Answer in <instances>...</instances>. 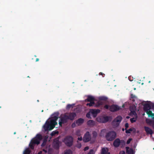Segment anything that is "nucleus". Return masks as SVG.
<instances>
[{"mask_svg":"<svg viewBox=\"0 0 154 154\" xmlns=\"http://www.w3.org/2000/svg\"><path fill=\"white\" fill-rule=\"evenodd\" d=\"M121 109V107L116 104H113L109 106V110L111 112H117Z\"/></svg>","mask_w":154,"mask_h":154,"instance_id":"423d86ee","label":"nucleus"},{"mask_svg":"<svg viewBox=\"0 0 154 154\" xmlns=\"http://www.w3.org/2000/svg\"><path fill=\"white\" fill-rule=\"evenodd\" d=\"M31 151L29 149H26L24 151L23 154H30Z\"/></svg>","mask_w":154,"mask_h":154,"instance_id":"5701e85b","label":"nucleus"},{"mask_svg":"<svg viewBox=\"0 0 154 154\" xmlns=\"http://www.w3.org/2000/svg\"><path fill=\"white\" fill-rule=\"evenodd\" d=\"M75 124H72V128H74V127H75Z\"/></svg>","mask_w":154,"mask_h":154,"instance_id":"8fccbe9b","label":"nucleus"},{"mask_svg":"<svg viewBox=\"0 0 154 154\" xmlns=\"http://www.w3.org/2000/svg\"><path fill=\"white\" fill-rule=\"evenodd\" d=\"M106 154H110V153L109 152H108L107 153H106Z\"/></svg>","mask_w":154,"mask_h":154,"instance_id":"13d9d810","label":"nucleus"},{"mask_svg":"<svg viewBox=\"0 0 154 154\" xmlns=\"http://www.w3.org/2000/svg\"><path fill=\"white\" fill-rule=\"evenodd\" d=\"M133 128H131L129 129L128 130H125V132L127 134H130L131 131H132L133 130Z\"/></svg>","mask_w":154,"mask_h":154,"instance_id":"cd10ccee","label":"nucleus"},{"mask_svg":"<svg viewBox=\"0 0 154 154\" xmlns=\"http://www.w3.org/2000/svg\"><path fill=\"white\" fill-rule=\"evenodd\" d=\"M90 114L91 112H90V111L88 112L87 113L86 115V117L88 118L91 119V117L90 116Z\"/></svg>","mask_w":154,"mask_h":154,"instance_id":"f704fd0d","label":"nucleus"},{"mask_svg":"<svg viewBox=\"0 0 154 154\" xmlns=\"http://www.w3.org/2000/svg\"><path fill=\"white\" fill-rule=\"evenodd\" d=\"M122 131H124V130H125V129H124V128H122Z\"/></svg>","mask_w":154,"mask_h":154,"instance_id":"5fc2aeb1","label":"nucleus"},{"mask_svg":"<svg viewBox=\"0 0 154 154\" xmlns=\"http://www.w3.org/2000/svg\"><path fill=\"white\" fill-rule=\"evenodd\" d=\"M152 127L154 129V123H153L152 124Z\"/></svg>","mask_w":154,"mask_h":154,"instance_id":"603ef678","label":"nucleus"},{"mask_svg":"<svg viewBox=\"0 0 154 154\" xmlns=\"http://www.w3.org/2000/svg\"><path fill=\"white\" fill-rule=\"evenodd\" d=\"M125 130H126L129 127L128 124V123H126L125 125Z\"/></svg>","mask_w":154,"mask_h":154,"instance_id":"58836bf2","label":"nucleus"},{"mask_svg":"<svg viewBox=\"0 0 154 154\" xmlns=\"http://www.w3.org/2000/svg\"><path fill=\"white\" fill-rule=\"evenodd\" d=\"M126 153L127 154H133V150L132 148L130 149V148L127 146L126 147Z\"/></svg>","mask_w":154,"mask_h":154,"instance_id":"a211bd4d","label":"nucleus"},{"mask_svg":"<svg viewBox=\"0 0 154 154\" xmlns=\"http://www.w3.org/2000/svg\"><path fill=\"white\" fill-rule=\"evenodd\" d=\"M78 140L79 141H81L82 140H83V138H82V137H79L78 138Z\"/></svg>","mask_w":154,"mask_h":154,"instance_id":"37998d69","label":"nucleus"},{"mask_svg":"<svg viewBox=\"0 0 154 154\" xmlns=\"http://www.w3.org/2000/svg\"><path fill=\"white\" fill-rule=\"evenodd\" d=\"M131 114H133V115H134L135 116H136V117H137V115L136 112H135V111H131Z\"/></svg>","mask_w":154,"mask_h":154,"instance_id":"c9c22d12","label":"nucleus"},{"mask_svg":"<svg viewBox=\"0 0 154 154\" xmlns=\"http://www.w3.org/2000/svg\"><path fill=\"white\" fill-rule=\"evenodd\" d=\"M93 150L91 149L90 152L88 153V154H93Z\"/></svg>","mask_w":154,"mask_h":154,"instance_id":"a19ab883","label":"nucleus"},{"mask_svg":"<svg viewBox=\"0 0 154 154\" xmlns=\"http://www.w3.org/2000/svg\"><path fill=\"white\" fill-rule=\"evenodd\" d=\"M124 106H125L124 105V104H123V106H122V107H124Z\"/></svg>","mask_w":154,"mask_h":154,"instance_id":"4d7b16f0","label":"nucleus"},{"mask_svg":"<svg viewBox=\"0 0 154 154\" xmlns=\"http://www.w3.org/2000/svg\"><path fill=\"white\" fill-rule=\"evenodd\" d=\"M84 121L83 119L79 118L76 121V123L78 125H80L83 123Z\"/></svg>","mask_w":154,"mask_h":154,"instance_id":"dca6fc26","label":"nucleus"},{"mask_svg":"<svg viewBox=\"0 0 154 154\" xmlns=\"http://www.w3.org/2000/svg\"><path fill=\"white\" fill-rule=\"evenodd\" d=\"M82 146V145L81 143H78L76 145V146L77 148H81Z\"/></svg>","mask_w":154,"mask_h":154,"instance_id":"4c0bfd02","label":"nucleus"},{"mask_svg":"<svg viewBox=\"0 0 154 154\" xmlns=\"http://www.w3.org/2000/svg\"><path fill=\"white\" fill-rule=\"evenodd\" d=\"M132 140V139L131 138H129L128 140L126 142L127 144H129L130 143L131 141Z\"/></svg>","mask_w":154,"mask_h":154,"instance_id":"e433bc0d","label":"nucleus"},{"mask_svg":"<svg viewBox=\"0 0 154 154\" xmlns=\"http://www.w3.org/2000/svg\"><path fill=\"white\" fill-rule=\"evenodd\" d=\"M95 100V98L93 97L90 95H88L87 99L86 100V101L89 102H94Z\"/></svg>","mask_w":154,"mask_h":154,"instance_id":"4468645a","label":"nucleus"},{"mask_svg":"<svg viewBox=\"0 0 154 154\" xmlns=\"http://www.w3.org/2000/svg\"><path fill=\"white\" fill-rule=\"evenodd\" d=\"M89 148V147H88V146H86V147H85L84 148V151H86V150H87Z\"/></svg>","mask_w":154,"mask_h":154,"instance_id":"c03bdc74","label":"nucleus"},{"mask_svg":"<svg viewBox=\"0 0 154 154\" xmlns=\"http://www.w3.org/2000/svg\"><path fill=\"white\" fill-rule=\"evenodd\" d=\"M43 128L45 131L51 130L54 128V126H52L51 122L47 121L43 126Z\"/></svg>","mask_w":154,"mask_h":154,"instance_id":"39448f33","label":"nucleus"},{"mask_svg":"<svg viewBox=\"0 0 154 154\" xmlns=\"http://www.w3.org/2000/svg\"><path fill=\"white\" fill-rule=\"evenodd\" d=\"M74 105V104H68L66 106V108L67 109H69L71 107H73V106Z\"/></svg>","mask_w":154,"mask_h":154,"instance_id":"72a5a7b5","label":"nucleus"},{"mask_svg":"<svg viewBox=\"0 0 154 154\" xmlns=\"http://www.w3.org/2000/svg\"><path fill=\"white\" fill-rule=\"evenodd\" d=\"M129 118V117H128V116L127 117V118Z\"/></svg>","mask_w":154,"mask_h":154,"instance_id":"bf43d9fd","label":"nucleus"},{"mask_svg":"<svg viewBox=\"0 0 154 154\" xmlns=\"http://www.w3.org/2000/svg\"><path fill=\"white\" fill-rule=\"evenodd\" d=\"M79 133H80V132L79 131H76V134L77 135H79Z\"/></svg>","mask_w":154,"mask_h":154,"instance_id":"09e8293b","label":"nucleus"},{"mask_svg":"<svg viewBox=\"0 0 154 154\" xmlns=\"http://www.w3.org/2000/svg\"><path fill=\"white\" fill-rule=\"evenodd\" d=\"M76 114L75 112H71L69 114V116H68V117H69V119L71 120H73L75 117L76 116Z\"/></svg>","mask_w":154,"mask_h":154,"instance_id":"9d476101","label":"nucleus"},{"mask_svg":"<svg viewBox=\"0 0 154 154\" xmlns=\"http://www.w3.org/2000/svg\"><path fill=\"white\" fill-rule=\"evenodd\" d=\"M151 108L154 109V103L151 104Z\"/></svg>","mask_w":154,"mask_h":154,"instance_id":"de8ad7c7","label":"nucleus"},{"mask_svg":"<svg viewBox=\"0 0 154 154\" xmlns=\"http://www.w3.org/2000/svg\"><path fill=\"white\" fill-rule=\"evenodd\" d=\"M116 136V132L114 131H110L107 133L105 135L106 140L109 141L114 140Z\"/></svg>","mask_w":154,"mask_h":154,"instance_id":"f257e3e1","label":"nucleus"},{"mask_svg":"<svg viewBox=\"0 0 154 154\" xmlns=\"http://www.w3.org/2000/svg\"><path fill=\"white\" fill-rule=\"evenodd\" d=\"M136 97L134 95L132 94L131 95V98H134Z\"/></svg>","mask_w":154,"mask_h":154,"instance_id":"a18cd8bd","label":"nucleus"},{"mask_svg":"<svg viewBox=\"0 0 154 154\" xmlns=\"http://www.w3.org/2000/svg\"><path fill=\"white\" fill-rule=\"evenodd\" d=\"M60 141H59V137H57L54 139L53 144L54 148L55 149H58L59 148Z\"/></svg>","mask_w":154,"mask_h":154,"instance_id":"0eeeda50","label":"nucleus"},{"mask_svg":"<svg viewBox=\"0 0 154 154\" xmlns=\"http://www.w3.org/2000/svg\"><path fill=\"white\" fill-rule=\"evenodd\" d=\"M98 105H101V103H100V102H98Z\"/></svg>","mask_w":154,"mask_h":154,"instance_id":"864d4df0","label":"nucleus"},{"mask_svg":"<svg viewBox=\"0 0 154 154\" xmlns=\"http://www.w3.org/2000/svg\"><path fill=\"white\" fill-rule=\"evenodd\" d=\"M39 60V59L38 58H36V61H38Z\"/></svg>","mask_w":154,"mask_h":154,"instance_id":"3c124183","label":"nucleus"},{"mask_svg":"<svg viewBox=\"0 0 154 154\" xmlns=\"http://www.w3.org/2000/svg\"><path fill=\"white\" fill-rule=\"evenodd\" d=\"M122 120V117L120 116H118L116 118L114 119V122L120 123Z\"/></svg>","mask_w":154,"mask_h":154,"instance_id":"2eb2a0df","label":"nucleus"},{"mask_svg":"<svg viewBox=\"0 0 154 154\" xmlns=\"http://www.w3.org/2000/svg\"><path fill=\"white\" fill-rule=\"evenodd\" d=\"M120 140L119 138H117L114 141L113 145L115 147L117 148L120 146Z\"/></svg>","mask_w":154,"mask_h":154,"instance_id":"1a4fd4ad","label":"nucleus"},{"mask_svg":"<svg viewBox=\"0 0 154 154\" xmlns=\"http://www.w3.org/2000/svg\"><path fill=\"white\" fill-rule=\"evenodd\" d=\"M91 135L90 132L88 131L84 134L83 138V141L85 143L88 142L91 140Z\"/></svg>","mask_w":154,"mask_h":154,"instance_id":"20e7f679","label":"nucleus"},{"mask_svg":"<svg viewBox=\"0 0 154 154\" xmlns=\"http://www.w3.org/2000/svg\"><path fill=\"white\" fill-rule=\"evenodd\" d=\"M34 144H33L31 141L29 144L30 147L32 149H34Z\"/></svg>","mask_w":154,"mask_h":154,"instance_id":"2f4dec72","label":"nucleus"},{"mask_svg":"<svg viewBox=\"0 0 154 154\" xmlns=\"http://www.w3.org/2000/svg\"><path fill=\"white\" fill-rule=\"evenodd\" d=\"M58 115H53L51 118V119L50 120V122H55L58 119Z\"/></svg>","mask_w":154,"mask_h":154,"instance_id":"f3484780","label":"nucleus"},{"mask_svg":"<svg viewBox=\"0 0 154 154\" xmlns=\"http://www.w3.org/2000/svg\"><path fill=\"white\" fill-rule=\"evenodd\" d=\"M150 81H149V83H150Z\"/></svg>","mask_w":154,"mask_h":154,"instance_id":"e2e57ef3","label":"nucleus"},{"mask_svg":"<svg viewBox=\"0 0 154 154\" xmlns=\"http://www.w3.org/2000/svg\"><path fill=\"white\" fill-rule=\"evenodd\" d=\"M100 112V110L99 109H91L90 110V112H91V114H92L94 117H96L97 114Z\"/></svg>","mask_w":154,"mask_h":154,"instance_id":"6e6552de","label":"nucleus"},{"mask_svg":"<svg viewBox=\"0 0 154 154\" xmlns=\"http://www.w3.org/2000/svg\"><path fill=\"white\" fill-rule=\"evenodd\" d=\"M59 134V132L58 131H53L51 134L52 136H55L56 134Z\"/></svg>","mask_w":154,"mask_h":154,"instance_id":"bb28decb","label":"nucleus"},{"mask_svg":"<svg viewBox=\"0 0 154 154\" xmlns=\"http://www.w3.org/2000/svg\"><path fill=\"white\" fill-rule=\"evenodd\" d=\"M43 150L45 152H47V151L46 150H45L44 149Z\"/></svg>","mask_w":154,"mask_h":154,"instance_id":"6e6d98bb","label":"nucleus"},{"mask_svg":"<svg viewBox=\"0 0 154 154\" xmlns=\"http://www.w3.org/2000/svg\"><path fill=\"white\" fill-rule=\"evenodd\" d=\"M107 151L105 148H103L102 149L101 154H106Z\"/></svg>","mask_w":154,"mask_h":154,"instance_id":"7c9ffc66","label":"nucleus"},{"mask_svg":"<svg viewBox=\"0 0 154 154\" xmlns=\"http://www.w3.org/2000/svg\"><path fill=\"white\" fill-rule=\"evenodd\" d=\"M87 124L89 126H93L95 125V122L93 120H90L87 122Z\"/></svg>","mask_w":154,"mask_h":154,"instance_id":"6ab92c4d","label":"nucleus"},{"mask_svg":"<svg viewBox=\"0 0 154 154\" xmlns=\"http://www.w3.org/2000/svg\"><path fill=\"white\" fill-rule=\"evenodd\" d=\"M151 104H146L144 106L143 109L144 111L146 112L151 109Z\"/></svg>","mask_w":154,"mask_h":154,"instance_id":"f8f14e48","label":"nucleus"},{"mask_svg":"<svg viewBox=\"0 0 154 154\" xmlns=\"http://www.w3.org/2000/svg\"><path fill=\"white\" fill-rule=\"evenodd\" d=\"M104 108L106 109H108L109 108V106L108 105H105L104 106Z\"/></svg>","mask_w":154,"mask_h":154,"instance_id":"ea45409f","label":"nucleus"},{"mask_svg":"<svg viewBox=\"0 0 154 154\" xmlns=\"http://www.w3.org/2000/svg\"><path fill=\"white\" fill-rule=\"evenodd\" d=\"M33 144H38L39 143V140L36 138H35L32 139L31 141Z\"/></svg>","mask_w":154,"mask_h":154,"instance_id":"412c9836","label":"nucleus"},{"mask_svg":"<svg viewBox=\"0 0 154 154\" xmlns=\"http://www.w3.org/2000/svg\"><path fill=\"white\" fill-rule=\"evenodd\" d=\"M144 128L147 134H149L151 135L152 134V131L150 128L146 126H145Z\"/></svg>","mask_w":154,"mask_h":154,"instance_id":"ddd939ff","label":"nucleus"},{"mask_svg":"<svg viewBox=\"0 0 154 154\" xmlns=\"http://www.w3.org/2000/svg\"><path fill=\"white\" fill-rule=\"evenodd\" d=\"M104 120L103 121H101V117L97 118V121L99 122H102L105 123L109 121V117L108 116L104 117L103 118Z\"/></svg>","mask_w":154,"mask_h":154,"instance_id":"9b49d317","label":"nucleus"},{"mask_svg":"<svg viewBox=\"0 0 154 154\" xmlns=\"http://www.w3.org/2000/svg\"><path fill=\"white\" fill-rule=\"evenodd\" d=\"M51 125L52 126H54V128L55 127V125H57V123L56 122V121L55 122H53L51 123Z\"/></svg>","mask_w":154,"mask_h":154,"instance_id":"473e14b6","label":"nucleus"},{"mask_svg":"<svg viewBox=\"0 0 154 154\" xmlns=\"http://www.w3.org/2000/svg\"><path fill=\"white\" fill-rule=\"evenodd\" d=\"M73 138L71 136H68L64 138L63 142L67 146L70 147L73 144Z\"/></svg>","mask_w":154,"mask_h":154,"instance_id":"f03ea898","label":"nucleus"},{"mask_svg":"<svg viewBox=\"0 0 154 154\" xmlns=\"http://www.w3.org/2000/svg\"><path fill=\"white\" fill-rule=\"evenodd\" d=\"M125 145V142L124 140H120V146L121 147H124Z\"/></svg>","mask_w":154,"mask_h":154,"instance_id":"4be33fe9","label":"nucleus"},{"mask_svg":"<svg viewBox=\"0 0 154 154\" xmlns=\"http://www.w3.org/2000/svg\"><path fill=\"white\" fill-rule=\"evenodd\" d=\"M143 83H142V85H143Z\"/></svg>","mask_w":154,"mask_h":154,"instance_id":"0e129e2a","label":"nucleus"},{"mask_svg":"<svg viewBox=\"0 0 154 154\" xmlns=\"http://www.w3.org/2000/svg\"><path fill=\"white\" fill-rule=\"evenodd\" d=\"M16 132H14V134H16Z\"/></svg>","mask_w":154,"mask_h":154,"instance_id":"052dcab7","label":"nucleus"},{"mask_svg":"<svg viewBox=\"0 0 154 154\" xmlns=\"http://www.w3.org/2000/svg\"><path fill=\"white\" fill-rule=\"evenodd\" d=\"M99 75H102L103 77H104L103 75H105L104 73H103L102 72H100L99 73Z\"/></svg>","mask_w":154,"mask_h":154,"instance_id":"49530a36","label":"nucleus"},{"mask_svg":"<svg viewBox=\"0 0 154 154\" xmlns=\"http://www.w3.org/2000/svg\"><path fill=\"white\" fill-rule=\"evenodd\" d=\"M27 77H28V78H29V76H27Z\"/></svg>","mask_w":154,"mask_h":154,"instance_id":"680f3d73","label":"nucleus"},{"mask_svg":"<svg viewBox=\"0 0 154 154\" xmlns=\"http://www.w3.org/2000/svg\"><path fill=\"white\" fill-rule=\"evenodd\" d=\"M35 138L37 139L39 141L42 139V136L40 134H38L36 135Z\"/></svg>","mask_w":154,"mask_h":154,"instance_id":"a878e982","label":"nucleus"},{"mask_svg":"<svg viewBox=\"0 0 154 154\" xmlns=\"http://www.w3.org/2000/svg\"><path fill=\"white\" fill-rule=\"evenodd\" d=\"M68 115L65 114L63 116L61 117L59 120V124L60 127H62V124L67 123L69 120Z\"/></svg>","mask_w":154,"mask_h":154,"instance_id":"7ed1b4c3","label":"nucleus"},{"mask_svg":"<svg viewBox=\"0 0 154 154\" xmlns=\"http://www.w3.org/2000/svg\"><path fill=\"white\" fill-rule=\"evenodd\" d=\"M137 117L136 118H131L130 119V121L131 123H133L134 122H135L136 121V119Z\"/></svg>","mask_w":154,"mask_h":154,"instance_id":"c756f323","label":"nucleus"},{"mask_svg":"<svg viewBox=\"0 0 154 154\" xmlns=\"http://www.w3.org/2000/svg\"><path fill=\"white\" fill-rule=\"evenodd\" d=\"M135 89H136V88H134V90H135Z\"/></svg>","mask_w":154,"mask_h":154,"instance_id":"774afa93","label":"nucleus"},{"mask_svg":"<svg viewBox=\"0 0 154 154\" xmlns=\"http://www.w3.org/2000/svg\"><path fill=\"white\" fill-rule=\"evenodd\" d=\"M149 117H152V119H154V114L152 113V111L149 110L146 112Z\"/></svg>","mask_w":154,"mask_h":154,"instance_id":"aec40b11","label":"nucleus"},{"mask_svg":"<svg viewBox=\"0 0 154 154\" xmlns=\"http://www.w3.org/2000/svg\"><path fill=\"white\" fill-rule=\"evenodd\" d=\"M99 99L100 100L106 101L107 100L108 98L106 97L101 96L99 97Z\"/></svg>","mask_w":154,"mask_h":154,"instance_id":"b1692460","label":"nucleus"},{"mask_svg":"<svg viewBox=\"0 0 154 154\" xmlns=\"http://www.w3.org/2000/svg\"><path fill=\"white\" fill-rule=\"evenodd\" d=\"M92 134L93 135V137L94 138H95L97 136V133L95 131H94L92 132Z\"/></svg>","mask_w":154,"mask_h":154,"instance_id":"393cba45","label":"nucleus"},{"mask_svg":"<svg viewBox=\"0 0 154 154\" xmlns=\"http://www.w3.org/2000/svg\"><path fill=\"white\" fill-rule=\"evenodd\" d=\"M37 101L39 102V100H37Z\"/></svg>","mask_w":154,"mask_h":154,"instance_id":"69168bd1","label":"nucleus"},{"mask_svg":"<svg viewBox=\"0 0 154 154\" xmlns=\"http://www.w3.org/2000/svg\"><path fill=\"white\" fill-rule=\"evenodd\" d=\"M95 104V102H91L89 103H87L86 104L87 106H91Z\"/></svg>","mask_w":154,"mask_h":154,"instance_id":"c85d7f7f","label":"nucleus"},{"mask_svg":"<svg viewBox=\"0 0 154 154\" xmlns=\"http://www.w3.org/2000/svg\"><path fill=\"white\" fill-rule=\"evenodd\" d=\"M39 152L41 153V151H40V152Z\"/></svg>","mask_w":154,"mask_h":154,"instance_id":"338daca9","label":"nucleus"},{"mask_svg":"<svg viewBox=\"0 0 154 154\" xmlns=\"http://www.w3.org/2000/svg\"><path fill=\"white\" fill-rule=\"evenodd\" d=\"M119 154H125V152L124 151H121L120 152Z\"/></svg>","mask_w":154,"mask_h":154,"instance_id":"79ce46f5","label":"nucleus"}]
</instances>
